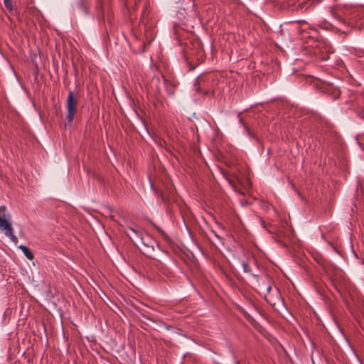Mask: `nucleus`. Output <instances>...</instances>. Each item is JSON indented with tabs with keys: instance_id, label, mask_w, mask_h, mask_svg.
<instances>
[{
	"instance_id": "6e6552de",
	"label": "nucleus",
	"mask_w": 364,
	"mask_h": 364,
	"mask_svg": "<svg viewBox=\"0 0 364 364\" xmlns=\"http://www.w3.org/2000/svg\"><path fill=\"white\" fill-rule=\"evenodd\" d=\"M306 1H303L299 3L298 7L301 10H303L304 9H306L308 8V6H306Z\"/></svg>"
},
{
	"instance_id": "9b49d317",
	"label": "nucleus",
	"mask_w": 364,
	"mask_h": 364,
	"mask_svg": "<svg viewBox=\"0 0 364 364\" xmlns=\"http://www.w3.org/2000/svg\"><path fill=\"white\" fill-rule=\"evenodd\" d=\"M291 1L292 3L295 4V0H292Z\"/></svg>"
},
{
	"instance_id": "1a4fd4ad",
	"label": "nucleus",
	"mask_w": 364,
	"mask_h": 364,
	"mask_svg": "<svg viewBox=\"0 0 364 364\" xmlns=\"http://www.w3.org/2000/svg\"><path fill=\"white\" fill-rule=\"evenodd\" d=\"M6 210V207L4 205L0 206V213Z\"/></svg>"
},
{
	"instance_id": "423d86ee",
	"label": "nucleus",
	"mask_w": 364,
	"mask_h": 364,
	"mask_svg": "<svg viewBox=\"0 0 364 364\" xmlns=\"http://www.w3.org/2000/svg\"><path fill=\"white\" fill-rule=\"evenodd\" d=\"M202 78L200 77H197L194 83V87L196 91H200V86L201 85Z\"/></svg>"
},
{
	"instance_id": "9d476101",
	"label": "nucleus",
	"mask_w": 364,
	"mask_h": 364,
	"mask_svg": "<svg viewBox=\"0 0 364 364\" xmlns=\"http://www.w3.org/2000/svg\"><path fill=\"white\" fill-rule=\"evenodd\" d=\"M129 230H130L132 232H133L136 233V230H135L134 228H129Z\"/></svg>"
},
{
	"instance_id": "f257e3e1",
	"label": "nucleus",
	"mask_w": 364,
	"mask_h": 364,
	"mask_svg": "<svg viewBox=\"0 0 364 364\" xmlns=\"http://www.w3.org/2000/svg\"><path fill=\"white\" fill-rule=\"evenodd\" d=\"M77 97L73 91H70L66 100V119L68 124L73 122L77 109Z\"/></svg>"
},
{
	"instance_id": "20e7f679",
	"label": "nucleus",
	"mask_w": 364,
	"mask_h": 364,
	"mask_svg": "<svg viewBox=\"0 0 364 364\" xmlns=\"http://www.w3.org/2000/svg\"><path fill=\"white\" fill-rule=\"evenodd\" d=\"M18 248L22 251V252L28 259L33 260L34 259V255L33 252L30 250V249L28 247L23 245H21L18 246Z\"/></svg>"
},
{
	"instance_id": "f03ea898",
	"label": "nucleus",
	"mask_w": 364,
	"mask_h": 364,
	"mask_svg": "<svg viewBox=\"0 0 364 364\" xmlns=\"http://www.w3.org/2000/svg\"><path fill=\"white\" fill-rule=\"evenodd\" d=\"M0 230L4 232V235L9 237L10 240L14 243L18 242V239L14 232V228L10 221L9 215L7 218L5 215H4L2 217L0 216Z\"/></svg>"
},
{
	"instance_id": "0eeeda50",
	"label": "nucleus",
	"mask_w": 364,
	"mask_h": 364,
	"mask_svg": "<svg viewBox=\"0 0 364 364\" xmlns=\"http://www.w3.org/2000/svg\"><path fill=\"white\" fill-rule=\"evenodd\" d=\"M242 267L243 269V271L245 272L249 273L251 271L250 267L249 266L248 263L245 261L242 262Z\"/></svg>"
},
{
	"instance_id": "7ed1b4c3",
	"label": "nucleus",
	"mask_w": 364,
	"mask_h": 364,
	"mask_svg": "<svg viewBox=\"0 0 364 364\" xmlns=\"http://www.w3.org/2000/svg\"><path fill=\"white\" fill-rule=\"evenodd\" d=\"M263 289H264V294L265 296V299L267 301L268 303H269L271 305H275L276 300H279V293L277 291V289L275 290V299H274L273 295L271 294L272 287L269 283H263L262 284Z\"/></svg>"
},
{
	"instance_id": "39448f33",
	"label": "nucleus",
	"mask_w": 364,
	"mask_h": 364,
	"mask_svg": "<svg viewBox=\"0 0 364 364\" xmlns=\"http://www.w3.org/2000/svg\"><path fill=\"white\" fill-rule=\"evenodd\" d=\"M3 1L6 9L8 11H12L14 10V6L12 5L11 0H3Z\"/></svg>"
}]
</instances>
